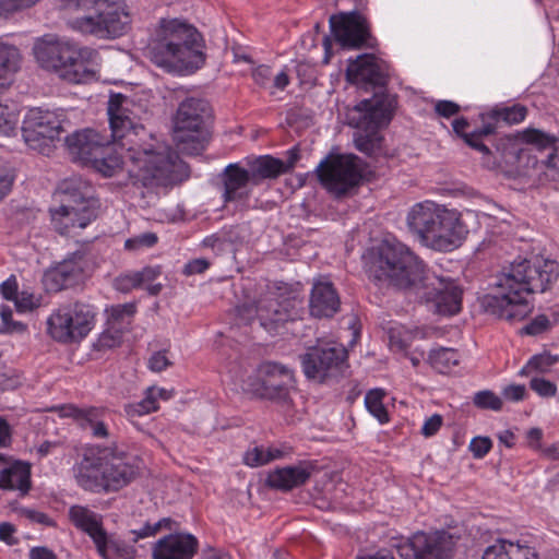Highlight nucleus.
Segmentation results:
<instances>
[{
  "instance_id": "bb28decb",
  "label": "nucleus",
  "mask_w": 559,
  "mask_h": 559,
  "mask_svg": "<svg viewBox=\"0 0 559 559\" xmlns=\"http://www.w3.org/2000/svg\"><path fill=\"white\" fill-rule=\"evenodd\" d=\"M314 472L310 462H300L296 465L275 468L270 472L266 484L275 489L288 491L305 485Z\"/></svg>"
},
{
  "instance_id": "603ef678",
  "label": "nucleus",
  "mask_w": 559,
  "mask_h": 559,
  "mask_svg": "<svg viewBox=\"0 0 559 559\" xmlns=\"http://www.w3.org/2000/svg\"><path fill=\"white\" fill-rule=\"evenodd\" d=\"M160 528L162 522H156L154 524L145 523L142 527L138 530H131L129 532V540L132 543H136L140 539L154 536Z\"/></svg>"
},
{
  "instance_id": "f3484780",
  "label": "nucleus",
  "mask_w": 559,
  "mask_h": 559,
  "mask_svg": "<svg viewBox=\"0 0 559 559\" xmlns=\"http://www.w3.org/2000/svg\"><path fill=\"white\" fill-rule=\"evenodd\" d=\"M259 386L255 392L270 400H285L295 383L294 371L281 364L267 361L257 370Z\"/></svg>"
},
{
  "instance_id": "bf43d9fd",
  "label": "nucleus",
  "mask_w": 559,
  "mask_h": 559,
  "mask_svg": "<svg viewBox=\"0 0 559 559\" xmlns=\"http://www.w3.org/2000/svg\"><path fill=\"white\" fill-rule=\"evenodd\" d=\"M502 396L510 402L523 401L526 396V388L523 384H510L503 388Z\"/></svg>"
},
{
  "instance_id": "37998d69",
  "label": "nucleus",
  "mask_w": 559,
  "mask_h": 559,
  "mask_svg": "<svg viewBox=\"0 0 559 559\" xmlns=\"http://www.w3.org/2000/svg\"><path fill=\"white\" fill-rule=\"evenodd\" d=\"M19 516L28 520L32 523H37L43 526L55 527L56 522L46 513L27 507H19L15 509Z\"/></svg>"
},
{
  "instance_id": "b1692460",
  "label": "nucleus",
  "mask_w": 559,
  "mask_h": 559,
  "mask_svg": "<svg viewBox=\"0 0 559 559\" xmlns=\"http://www.w3.org/2000/svg\"><path fill=\"white\" fill-rule=\"evenodd\" d=\"M357 110L364 112V121L354 134L355 146L358 151L368 155L380 148L381 136L378 128L381 123L378 110L372 107V102L365 99L356 106Z\"/></svg>"
},
{
  "instance_id": "a211bd4d",
  "label": "nucleus",
  "mask_w": 559,
  "mask_h": 559,
  "mask_svg": "<svg viewBox=\"0 0 559 559\" xmlns=\"http://www.w3.org/2000/svg\"><path fill=\"white\" fill-rule=\"evenodd\" d=\"M436 225L425 246L437 251L454 250L462 243L467 234L461 214L455 210L445 209Z\"/></svg>"
},
{
  "instance_id": "412c9836",
  "label": "nucleus",
  "mask_w": 559,
  "mask_h": 559,
  "mask_svg": "<svg viewBox=\"0 0 559 559\" xmlns=\"http://www.w3.org/2000/svg\"><path fill=\"white\" fill-rule=\"evenodd\" d=\"M386 61L374 55H360L346 69L347 81L355 84L384 85L389 74Z\"/></svg>"
},
{
  "instance_id": "f8f14e48",
  "label": "nucleus",
  "mask_w": 559,
  "mask_h": 559,
  "mask_svg": "<svg viewBox=\"0 0 559 559\" xmlns=\"http://www.w3.org/2000/svg\"><path fill=\"white\" fill-rule=\"evenodd\" d=\"M317 174L321 185L336 197L346 194L362 177L359 158L353 154L326 156L318 165Z\"/></svg>"
},
{
  "instance_id": "f704fd0d",
  "label": "nucleus",
  "mask_w": 559,
  "mask_h": 559,
  "mask_svg": "<svg viewBox=\"0 0 559 559\" xmlns=\"http://www.w3.org/2000/svg\"><path fill=\"white\" fill-rule=\"evenodd\" d=\"M174 396V391L151 386L145 391L144 397L134 404L126 406V413L130 417L143 416L158 409V401H168Z\"/></svg>"
},
{
  "instance_id": "4d7b16f0",
  "label": "nucleus",
  "mask_w": 559,
  "mask_h": 559,
  "mask_svg": "<svg viewBox=\"0 0 559 559\" xmlns=\"http://www.w3.org/2000/svg\"><path fill=\"white\" fill-rule=\"evenodd\" d=\"M389 345L392 350H405L409 346V337L404 336L401 329H392L390 332Z\"/></svg>"
},
{
  "instance_id": "4c0bfd02",
  "label": "nucleus",
  "mask_w": 559,
  "mask_h": 559,
  "mask_svg": "<svg viewBox=\"0 0 559 559\" xmlns=\"http://www.w3.org/2000/svg\"><path fill=\"white\" fill-rule=\"evenodd\" d=\"M457 350L449 347L432 348L429 352L428 361L440 373L450 372L460 361Z\"/></svg>"
},
{
  "instance_id": "7c9ffc66",
  "label": "nucleus",
  "mask_w": 559,
  "mask_h": 559,
  "mask_svg": "<svg viewBox=\"0 0 559 559\" xmlns=\"http://www.w3.org/2000/svg\"><path fill=\"white\" fill-rule=\"evenodd\" d=\"M58 412L60 417L75 419L83 428L90 429L96 438H105L108 435L106 425L100 420L102 411L98 408L81 409L74 405H64Z\"/></svg>"
},
{
  "instance_id": "49530a36",
  "label": "nucleus",
  "mask_w": 559,
  "mask_h": 559,
  "mask_svg": "<svg viewBox=\"0 0 559 559\" xmlns=\"http://www.w3.org/2000/svg\"><path fill=\"white\" fill-rule=\"evenodd\" d=\"M526 114V107L522 105H513L511 107H506L499 110L498 117L499 119L506 121L509 124H516L525 119Z\"/></svg>"
},
{
  "instance_id": "5701e85b",
  "label": "nucleus",
  "mask_w": 559,
  "mask_h": 559,
  "mask_svg": "<svg viewBox=\"0 0 559 559\" xmlns=\"http://www.w3.org/2000/svg\"><path fill=\"white\" fill-rule=\"evenodd\" d=\"M109 138L94 129L75 131L66 138L68 152L73 160L91 165L94 157L102 153V147Z\"/></svg>"
},
{
  "instance_id": "2eb2a0df",
  "label": "nucleus",
  "mask_w": 559,
  "mask_h": 559,
  "mask_svg": "<svg viewBox=\"0 0 559 559\" xmlns=\"http://www.w3.org/2000/svg\"><path fill=\"white\" fill-rule=\"evenodd\" d=\"M136 109L138 107L129 97L122 94L110 95L107 112L112 139L123 140L132 135L136 136L144 131Z\"/></svg>"
},
{
  "instance_id": "f257e3e1",
  "label": "nucleus",
  "mask_w": 559,
  "mask_h": 559,
  "mask_svg": "<svg viewBox=\"0 0 559 559\" xmlns=\"http://www.w3.org/2000/svg\"><path fill=\"white\" fill-rule=\"evenodd\" d=\"M370 277L424 298L441 316L461 311L463 290L456 281L430 272L424 262L400 241L385 240L365 257Z\"/></svg>"
},
{
  "instance_id": "4468645a",
  "label": "nucleus",
  "mask_w": 559,
  "mask_h": 559,
  "mask_svg": "<svg viewBox=\"0 0 559 559\" xmlns=\"http://www.w3.org/2000/svg\"><path fill=\"white\" fill-rule=\"evenodd\" d=\"M455 540L445 531L417 532L397 547L402 559H449Z\"/></svg>"
},
{
  "instance_id": "cd10ccee",
  "label": "nucleus",
  "mask_w": 559,
  "mask_h": 559,
  "mask_svg": "<svg viewBox=\"0 0 559 559\" xmlns=\"http://www.w3.org/2000/svg\"><path fill=\"white\" fill-rule=\"evenodd\" d=\"M134 460L124 454H111L106 459V490H119L138 475Z\"/></svg>"
},
{
  "instance_id": "473e14b6",
  "label": "nucleus",
  "mask_w": 559,
  "mask_h": 559,
  "mask_svg": "<svg viewBox=\"0 0 559 559\" xmlns=\"http://www.w3.org/2000/svg\"><path fill=\"white\" fill-rule=\"evenodd\" d=\"M31 488V465L15 462L0 472V489L19 490L22 495Z\"/></svg>"
},
{
  "instance_id": "dca6fc26",
  "label": "nucleus",
  "mask_w": 559,
  "mask_h": 559,
  "mask_svg": "<svg viewBox=\"0 0 559 559\" xmlns=\"http://www.w3.org/2000/svg\"><path fill=\"white\" fill-rule=\"evenodd\" d=\"M345 356L343 348L320 345L310 347L300 357L302 371L308 379L322 382L338 370Z\"/></svg>"
},
{
  "instance_id": "13d9d810",
  "label": "nucleus",
  "mask_w": 559,
  "mask_h": 559,
  "mask_svg": "<svg viewBox=\"0 0 559 559\" xmlns=\"http://www.w3.org/2000/svg\"><path fill=\"white\" fill-rule=\"evenodd\" d=\"M549 320L546 316H538L523 328L527 335H537L549 328Z\"/></svg>"
},
{
  "instance_id": "c756f323",
  "label": "nucleus",
  "mask_w": 559,
  "mask_h": 559,
  "mask_svg": "<svg viewBox=\"0 0 559 559\" xmlns=\"http://www.w3.org/2000/svg\"><path fill=\"white\" fill-rule=\"evenodd\" d=\"M250 174L237 164H229L224 176V201L243 202L248 199Z\"/></svg>"
},
{
  "instance_id": "393cba45",
  "label": "nucleus",
  "mask_w": 559,
  "mask_h": 559,
  "mask_svg": "<svg viewBox=\"0 0 559 559\" xmlns=\"http://www.w3.org/2000/svg\"><path fill=\"white\" fill-rule=\"evenodd\" d=\"M445 209L432 201H424L415 204L408 212L407 224L424 245L433 233V228Z\"/></svg>"
},
{
  "instance_id": "0eeeda50",
  "label": "nucleus",
  "mask_w": 559,
  "mask_h": 559,
  "mask_svg": "<svg viewBox=\"0 0 559 559\" xmlns=\"http://www.w3.org/2000/svg\"><path fill=\"white\" fill-rule=\"evenodd\" d=\"M60 7L69 11H83L85 14L70 21V26L83 34L99 38H115L128 28L127 14L112 8L117 0H59Z\"/></svg>"
},
{
  "instance_id": "9d476101",
  "label": "nucleus",
  "mask_w": 559,
  "mask_h": 559,
  "mask_svg": "<svg viewBox=\"0 0 559 559\" xmlns=\"http://www.w3.org/2000/svg\"><path fill=\"white\" fill-rule=\"evenodd\" d=\"M70 121L63 110L31 109L23 121V138L26 144L41 154L48 155L52 143L68 131Z\"/></svg>"
},
{
  "instance_id": "864d4df0",
  "label": "nucleus",
  "mask_w": 559,
  "mask_h": 559,
  "mask_svg": "<svg viewBox=\"0 0 559 559\" xmlns=\"http://www.w3.org/2000/svg\"><path fill=\"white\" fill-rule=\"evenodd\" d=\"M491 447L492 442L487 437H475L469 443V450L476 459L484 457L490 451Z\"/></svg>"
},
{
  "instance_id": "58836bf2",
  "label": "nucleus",
  "mask_w": 559,
  "mask_h": 559,
  "mask_svg": "<svg viewBox=\"0 0 559 559\" xmlns=\"http://www.w3.org/2000/svg\"><path fill=\"white\" fill-rule=\"evenodd\" d=\"M385 392L382 389H372L365 396L367 411L379 420L380 424L389 421L388 412L383 405Z\"/></svg>"
},
{
  "instance_id": "a19ab883",
  "label": "nucleus",
  "mask_w": 559,
  "mask_h": 559,
  "mask_svg": "<svg viewBox=\"0 0 559 559\" xmlns=\"http://www.w3.org/2000/svg\"><path fill=\"white\" fill-rule=\"evenodd\" d=\"M521 140L535 145L537 148H546L552 145L557 141V138L538 129H526L521 133Z\"/></svg>"
},
{
  "instance_id": "20e7f679",
  "label": "nucleus",
  "mask_w": 559,
  "mask_h": 559,
  "mask_svg": "<svg viewBox=\"0 0 559 559\" xmlns=\"http://www.w3.org/2000/svg\"><path fill=\"white\" fill-rule=\"evenodd\" d=\"M129 142L132 145L127 148L131 163L128 171L134 186L153 190L181 179L186 166L169 145L153 138L143 144H135L132 139Z\"/></svg>"
},
{
  "instance_id": "aec40b11",
  "label": "nucleus",
  "mask_w": 559,
  "mask_h": 559,
  "mask_svg": "<svg viewBox=\"0 0 559 559\" xmlns=\"http://www.w3.org/2000/svg\"><path fill=\"white\" fill-rule=\"evenodd\" d=\"M86 260L82 253H73L44 275V284L48 290L58 292L79 283L85 272Z\"/></svg>"
},
{
  "instance_id": "6e6552de",
  "label": "nucleus",
  "mask_w": 559,
  "mask_h": 559,
  "mask_svg": "<svg viewBox=\"0 0 559 559\" xmlns=\"http://www.w3.org/2000/svg\"><path fill=\"white\" fill-rule=\"evenodd\" d=\"M210 118V105L202 98L189 97L179 104L174 117L173 138L181 153L197 155L205 148Z\"/></svg>"
},
{
  "instance_id": "ea45409f",
  "label": "nucleus",
  "mask_w": 559,
  "mask_h": 559,
  "mask_svg": "<svg viewBox=\"0 0 559 559\" xmlns=\"http://www.w3.org/2000/svg\"><path fill=\"white\" fill-rule=\"evenodd\" d=\"M559 361V357L549 353L534 355L520 370L521 376H528L533 372L546 373Z\"/></svg>"
},
{
  "instance_id": "4be33fe9",
  "label": "nucleus",
  "mask_w": 559,
  "mask_h": 559,
  "mask_svg": "<svg viewBox=\"0 0 559 559\" xmlns=\"http://www.w3.org/2000/svg\"><path fill=\"white\" fill-rule=\"evenodd\" d=\"M106 459L107 454H100L95 449H86L83 457L76 466L75 478L78 484L85 490H106Z\"/></svg>"
},
{
  "instance_id": "774afa93",
  "label": "nucleus",
  "mask_w": 559,
  "mask_h": 559,
  "mask_svg": "<svg viewBox=\"0 0 559 559\" xmlns=\"http://www.w3.org/2000/svg\"><path fill=\"white\" fill-rule=\"evenodd\" d=\"M29 559H58L56 554L44 546L32 547L28 552Z\"/></svg>"
},
{
  "instance_id": "f03ea898",
  "label": "nucleus",
  "mask_w": 559,
  "mask_h": 559,
  "mask_svg": "<svg viewBox=\"0 0 559 559\" xmlns=\"http://www.w3.org/2000/svg\"><path fill=\"white\" fill-rule=\"evenodd\" d=\"M559 276L556 262L550 260H516L496 275L492 293L483 298V307L507 320H522L531 312L527 296L544 293Z\"/></svg>"
},
{
  "instance_id": "8fccbe9b",
  "label": "nucleus",
  "mask_w": 559,
  "mask_h": 559,
  "mask_svg": "<svg viewBox=\"0 0 559 559\" xmlns=\"http://www.w3.org/2000/svg\"><path fill=\"white\" fill-rule=\"evenodd\" d=\"M157 242V236L153 233H144L142 235L129 238L124 242L128 250H139L141 248L153 247Z\"/></svg>"
},
{
  "instance_id": "423d86ee",
  "label": "nucleus",
  "mask_w": 559,
  "mask_h": 559,
  "mask_svg": "<svg viewBox=\"0 0 559 559\" xmlns=\"http://www.w3.org/2000/svg\"><path fill=\"white\" fill-rule=\"evenodd\" d=\"M61 204L50 209L51 223L60 235L83 229L97 216V200L91 195V187L79 178L63 180L59 188Z\"/></svg>"
},
{
  "instance_id": "1a4fd4ad",
  "label": "nucleus",
  "mask_w": 559,
  "mask_h": 559,
  "mask_svg": "<svg viewBox=\"0 0 559 559\" xmlns=\"http://www.w3.org/2000/svg\"><path fill=\"white\" fill-rule=\"evenodd\" d=\"M71 523L84 532L93 540L97 554L103 559H134L136 550L133 546L108 534L103 524V515L87 507L74 504L68 512Z\"/></svg>"
},
{
  "instance_id": "9b49d317",
  "label": "nucleus",
  "mask_w": 559,
  "mask_h": 559,
  "mask_svg": "<svg viewBox=\"0 0 559 559\" xmlns=\"http://www.w3.org/2000/svg\"><path fill=\"white\" fill-rule=\"evenodd\" d=\"M94 324V309L76 302L56 309L47 319V332L55 341L68 344L86 337Z\"/></svg>"
},
{
  "instance_id": "c9c22d12",
  "label": "nucleus",
  "mask_w": 559,
  "mask_h": 559,
  "mask_svg": "<svg viewBox=\"0 0 559 559\" xmlns=\"http://www.w3.org/2000/svg\"><path fill=\"white\" fill-rule=\"evenodd\" d=\"M20 64V52L13 45L0 39V90L8 86L11 76L17 71Z\"/></svg>"
},
{
  "instance_id": "de8ad7c7",
  "label": "nucleus",
  "mask_w": 559,
  "mask_h": 559,
  "mask_svg": "<svg viewBox=\"0 0 559 559\" xmlns=\"http://www.w3.org/2000/svg\"><path fill=\"white\" fill-rule=\"evenodd\" d=\"M14 305L19 312H29L39 307L40 298L35 296L33 293L24 290L17 295Z\"/></svg>"
},
{
  "instance_id": "0e129e2a",
  "label": "nucleus",
  "mask_w": 559,
  "mask_h": 559,
  "mask_svg": "<svg viewBox=\"0 0 559 559\" xmlns=\"http://www.w3.org/2000/svg\"><path fill=\"white\" fill-rule=\"evenodd\" d=\"M442 417L438 414H435L427 418L421 427V433L425 437H431L441 428Z\"/></svg>"
},
{
  "instance_id": "a18cd8bd",
  "label": "nucleus",
  "mask_w": 559,
  "mask_h": 559,
  "mask_svg": "<svg viewBox=\"0 0 559 559\" xmlns=\"http://www.w3.org/2000/svg\"><path fill=\"white\" fill-rule=\"evenodd\" d=\"M12 309L8 305H0V333L23 332L26 326L22 322L12 320Z\"/></svg>"
},
{
  "instance_id": "e433bc0d",
  "label": "nucleus",
  "mask_w": 559,
  "mask_h": 559,
  "mask_svg": "<svg viewBox=\"0 0 559 559\" xmlns=\"http://www.w3.org/2000/svg\"><path fill=\"white\" fill-rule=\"evenodd\" d=\"M290 153L293 156L287 164L267 155L260 156L252 163V169L262 178H275L294 166L297 155L293 151Z\"/></svg>"
},
{
  "instance_id": "3c124183",
  "label": "nucleus",
  "mask_w": 559,
  "mask_h": 559,
  "mask_svg": "<svg viewBox=\"0 0 559 559\" xmlns=\"http://www.w3.org/2000/svg\"><path fill=\"white\" fill-rule=\"evenodd\" d=\"M243 463L250 467H258L267 464L264 447L249 449L243 455Z\"/></svg>"
},
{
  "instance_id": "79ce46f5",
  "label": "nucleus",
  "mask_w": 559,
  "mask_h": 559,
  "mask_svg": "<svg viewBox=\"0 0 559 559\" xmlns=\"http://www.w3.org/2000/svg\"><path fill=\"white\" fill-rule=\"evenodd\" d=\"M19 114L8 105L0 104V135H11L17 126Z\"/></svg>"
},
{
  "instance_id": "680f3d73",
  "label": "nucleus",
  "mask_w": 559,
  "mask_h": 559,
  "mask_svg": "<svg viewBox=\"0 0 559 559\" xmlns=\"http://www.w3.org/2000/svg\"><path fill=\"white\" fill-rule=\"evenodd\" d=\"M160 274L158 267H145L141 271L133 272V278L139 282L140 286L144 287L150 283H153Z\"/></svg>"
},
{
  "instance_id": "09e8293b",
  "label": "nucleus",
  "mask_w": 559,
  "mask_h": 559,
  "mask_svg": "<svg viewBox=\"0 0 559 559\" xmlns=\"http://www.w3.org/2000/svg\"><path fill=\"white\" fill-rule=\"evenodd\" d=\"M530 386L534 392H536L542 397H552L557 393L556 384L544 378H532Z\"/></svg>"
},
{
  "instance_id": "c03bdc74",
  "label": "nucleus",
  "mask_w": 559,
  "mask_h": 559,
  "mask_svg": "<svg viewBox=\"0 0 559 559\" xmlns=\"http://www.w3.org/2000/svg\"><path fill=\"white\" fill-rule=\"evenodd\" d=\"M474 404L477 407L500 411L502 408L501 399L489 390L479 391L474 395Z\"/></svg>"
},
{
  "instance_id": "6e6d98bb",
  "label": "nucleus",
  "mask_w": 559,
  "mask_h": 559,
  "mask_svg": "<svg viewBox=\"0 0 559 559\" xmlns=\"http://www.w3.org/2000/svg\"><path fill=\"white\" fill-rule=\"evenodd\" d=\"M38 0H0V15H7L16 10L29 8Z\"/></svg>"
},
{
  "instance_id": "72a5a7b5",
  "label": "nucleus",
  "mask_w": 559,
  "mask_h": 559,
  "mask_svg": "<svg viewBox=\"0 0 559 559\" xmlns=\"http://www.w3.org/2000/svg\"><path fill=\"white\" fill-rule=\"evenodd\" d=\"M481 559H538V554L533 547L499 540L486 548Z\"/></svg>"
},
{
  "instance_id": "7ed1b4c3",
  "label": "nucleus",
  "mask_w": 559,
  "mask_h": 559,
  "mask_svg": "<svg viewBox=\"0 0 559 559\" xmlns=\"http://www.w3.org/2000/svg\"><path fill=\"white\" fill-rule=\"evenodd\" d=\"M202 48V38L195 27L178 19L162 20L148 56L154 64L167 72L185 73L204 64Z\"/></svg>"
},
{
  "instance_id": "338daca9",
  "label": "nucleus",
  "mask_w": 559,
  "mask_h": 559,
  "mask_svg": "<svg viewBox=\"0 0 559 559\" xmlns=\"http://www.w3.org/2000/svg\"><path fill=\"white\" fill-rule=\"evenodd\" d=\"M254 82L260 86H266L271 82L272 71L267 66H259L252 72Z\"/></svg>"
},
{
  "instance_id": "052dcab7",
  "label": "nucleus",
  "mask_w": 559,
  "mask_h": 559,
  "mask_svg": "<svg viewBox=\"0 0 559 559\" xmlns=\"http://www.w3.org/2000/svg\"><path fill=\"white\" fill-rule=\"evenodd\" d=\"M134 304H124L112 306L109 310L110 318L115 321H123L126 318H131L135 313Z\"/></svg>"
},
{
  "instance_id": "6ab92c4d",
  "label": "nucleus",
  "mask_w": 559,
  "mask_h": 559,
  "mask_svg": "<svg viewBox=\"0 0 559 559\" xmlns=\"http://www.w3.org/2000/svg\"><path fill=\"white\" fill-rule=\"evenodd\" d=\"M330 25L335 39L343 48H360L369 36L367 21L358 12L333 15Z\"/></svg>"
},
{
  "instance_id": "c85d7f7f",
  "label": "nucleus",
  "mask_w": 559,
  "mask_h": 559,
  "mask_svg": "<svg viewBox=\"0 0 559 559\" xmlns=\"http://www.w3.org/2000/svg\"><path fill=\"white\" fill-rule=\"evenodd\" d=\"M309 308L317 318H330L337 312L340 298L330 281L320 278L313 283Z\"/></svg>"
},
{
  "instance_id": "2f4dec72",
  "label": "nucleus",
  "mask_w": 559,
  "mask_h": 559,
  "mask_svg": "<svg viewBox=\"0 0 559 559\" xmlns=\"http://www.w3.org/2000/svg\"><path fill=\"white\" fill-rule=\"evenodd\" d=\"M124 144L121 143L119 148L122 151ZM124 162L121 152L118 150L117 144H110L109 139L107 144L102 147V153H98L91 163V167L104 177H114L118 175L123 168Z\"/></svg>"
},
{
  "instance_id": "a878e982",
  "label": "nucleus",
  "mask_w": 559,
  "mask_h": 559,
  "mask_svg": "<svg viewBox=\"0 0 559 559\" xmlns=\"http://www.w3.org/2000/svg\"><path fill=\"white\" fill-rule=\"evenodd\" d=\"M198 545V539L191 534H170L155 543L152 556L153 559H192Z\"/></svg>"
},
{
  "instance_id": "ddd939ff",
  "label": "nucleus",
  "mask_w": 559,
  "mask_h": 559,
  "mask_svg": "<svg viewBox=\"0 0 559 559\" xmlns=\"http://www.w3.org/2000/svg\"><path fill=\"white\" fill-rule=\"evenodd\" d=\"M301 311L302 302L296 297L283 300L263 297L255 305L243 304L237 308L241 320L250 322L257 316L260 325L270 332L275 331L281 323L296 320Z\"/></svg>"
},
{
  "instance_id": "39448f33",
  "label": "nucleus",
  "mask_w": 559,
  "mask_h": 559,
  "mask_svg": "<svg viewBox=\"0 0 559 559\" xmlns=\"http://www.w3.org/2000/svg\"><path fill=\"white\" fill-rule=\"evenodd\" d=\"M35 57L41 68L69 83H86L99 71L98 52L69 40H44L35 46Z\"/></svg>"
},
{
  "instance_id": "5fc2aeb1",
  "label": "nucleus",
  "mask_w": 559,
  "mask_h": 559,
  "mask_svg": "<svg viewBox=\"0 0 559 559\" xmlns=\"http://www.w3.org/2000/svg\"><path fill=\"white\" fill-rule=\"evenodd\" d=\"M171 365L167 352L159 350L154 353L147 361V367L153 372H160Z\"/></svg>"
},
{
  "instance_id": "e2e57ef3",
  "label": "nucleus",
  "mask_w": 559,
  "mask_h": 559,
  "mask_svg": "<svg viewBox=\"0 0 559 559\" xmlns=\"http://www.w3.org/2000/svg\"><path fill=\"white\" fill-rule=\"evenodd\" d=\"M435 110L439 116L450 118L459 112L460 106L451 100H439L435 105Z\"/></svg>"
},
{
  "instance_id": "69168bd1",
  "label": "nucleus",
  "mask_w": 559,
  "mask_h": 559,
  "mask_svg": "<svg viewBox=\"0 0 559 559\" xmlns=\"http://www.w3.org/2000/svg\"><path fill=\"white\" fill-rule=\"evenodd\" d=\"M0 292L4 299L15 301L17 293V282L14 276L9 277L0 285Z\"/></svg>"
}]
</instances>
